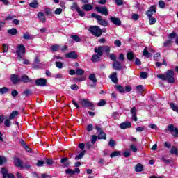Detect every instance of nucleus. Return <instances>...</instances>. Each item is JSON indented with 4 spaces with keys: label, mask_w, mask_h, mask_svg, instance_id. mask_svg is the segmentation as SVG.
<instances>
[{
    "label": "nucleus",
    "mask_w": 178,
    "mask_h": 178,
    "mask_svg": "<svg viewBox=\"0 0 178 178\" xmlns=\"http://www.w3.org/2000/svg\"><path fill=\"white\" fill-rule=\"evenodd\" d=\"M157 78L162 81H168L169 83H175V71L168 70L166 71L165 74H158Z\"/></svg>",
    "instance_id": "f257e3e1"
},
{
    "label": "nucleus",
    "mask_w": 178,
    "mask_h": 178,
    "mask_svg": "<svg viewBox=\"0 0 178 178\" xmlns=\"http://www.w3.org/2000/svg\"><path fill=\"white\" fill-rule=\"evenodd\" d=\"M103 47L99 46L98 47H95L94 49V52L97 53V54H93L91 58V61L93 63H96L97 62H99L100 56L103 55Z\"/></svg>",
    "instance_id": "f03ea898"
},
{
    "label": "nucleus",
    "mask_w": 178,
    "mask_h": 178,
    "mask_svg": "<svg viewBox=\"0 0 178 178\" xmlns=\"http://www.w3.org/2000/svg\"><path fill=\"white\" fill-rule=\"evenodd\" d=\"M91 16L94 19H96L98 24H99L100 26H102L103 27H108V26H109V23H108V21L102 18L101 15H98L95 13H92Z\"/></svg>",
    "instance_id": "7ed1b4c3"
},
{
    "label": "nucleus",
    "mask_w": 178,
    "mask_h": 178,
    "mask_svg": "<svg viewBox=\"0 0 178 178\" xmlns=\"http://www.w3.org/2000/svg\"><path fill=\"white\" fill-rule=\"evenodd\" d=\"M26 53V48L24 45H19L18 47H17L16 50V54H17V60L19 61L22 60L23 56Z\"/></svg>",
    "instance_id": "20e7f679"
},
{
    "label": "nucleus",
    "mask_w": 178,
    "mask_h": 178,
    "mask_svg": "<svg viewBox=\"0 0 178 178\" xmlns=\"http://www.w3.org/2000/svg\"><path fill=\"white\" fill-rule=\"evenodd\" d=\"M94 127L97 131L98 133V140H106V134L103 131L102 128H101L100 124H94Z\"/></svg>",
    "instance_id": "39448f33"
},
{
    "label": "nucleus",
    "mask_w": 178,
    "mask_h": 178,
    "mask_svg": "<svg viewBox=\"0 0 178 178\" xmlns=\"http://www.w3.org/2000/svg\"><path fill=\"white\" fill-rule=\"evenodd\" d=\"M89 31L92 33V34L95 37H101V35H102V30L98 26L90 27Z\"/></svg>",
    "instance_id": "423d86ee"
},
{
    "label": "nucleus",
    "mask_w": 178,
    "mask_h": 178,
    "mask_svg": "<svg viewBox=\"0 0 178 178\" xmlns=\"http://www.w3.org/2000/svg\"><path fill=\"white\" fill-rule=\"evenodd\" d=\"M95 9L98 13L104 15V16H108L109 15V11H108V8L106 6H96Z\"/></svg>",
    "instance_id": "0eeeda50"
},
{
    "label": "nucleus",
    "mask_w": 178,
    "mask_h": 178,
    "mask_svg": "<svg viewBox=\"0 0 178 178\" xmlns=\"http://www.w3.org/2000/svg\"><path fill=\"white\" fill-rule=\"evenodd\" d=\"M79 103L83 108H89V107L93 108V105H94L92 102L85 99H80Z\"/></svg>",
    "instance_id": "6e6552de"
},
{
    "label": "nucleus",
    "mask_w": 178,
    "mask_h": 178,
    "mask_svg": "<svg viewBox=\"0 0 178 178\" xmlns=\"http://www.w3.org/2000/svg\"><path fill=\"white\" fill-rule=\"evenodd\" d=\"M167 131H170V133H175L172 134L174 138L178 137V129L175 127V125L172 124H169L168 127H167Z\"/></svg>",
    "instance_id": "1a4fd4ad"
},
{
    "label": "nucleus",
    "mask_w": 178,
    "mask_h": 178,
    "mask_svg": "<svg viewBox=\"0 0 178 178\" xmlns=\"http://www.w3.org/2000/svg\"><path fill=\"white\" fill-rule=\"evenodd\" d=\"M47 83V80L44 78H40L35 81V85L40 87H45Z\"/></svg>",
    "instance_id": "9d476101"
},
{
    "label": "nucleus",
    "mask_w": 178,
    "mask_h": 178,
    "mask_svg": "<svg viewBox=\"0 0 178 178\" xmlns=\"http://www.w3.org/2000/svg\"><path fill=\"white\" fill-rule=\"evenodd\" d=\"M1 175H3V178H15V176L12 173L8 174L7 168H3L1 170Z\"/></svg>",
    "instance_id": "9b49d317"
},
{
    "label": "nucleus",
    "mask_w": 178,
    "mask_h": 178,
    "mask_svg": "<svg viewBox=\"0 0 178 178\" xmlns=\"http://www.w3.org/2000/svg\"><path fill=\"white\" fill-rule=\"evenodd\" d=\"M10 79L13 85L14 86H16L17 83L21 82L20 76H19L18 74H11Z\"/></svg>",
    "instance_id": "f8f14e48"
},
{
    "label": "nucleus",
    "mask_w": 178,
    "mask_h": 178,
    "mask_svg": "<svg viewBox=\"0 0 178 178\" xmlns=\"http://www.w3.org/2000/svg\"><path fill=\"white\" fill-rule=\"evenodd\" d=\"M112 67L115 71H120L123 69V65L119 61L113 62Z\"/></svg>",
    "instance_id": "ddd939ff"
},
{
    "label": "nucleus",
    "mask_w": 178,
    "mask_h": 178,
    "mask_svg": "<svg viewBox=\"0 0 178 178\" xmlns=\"http://www.w3.org/2000/svg\"><path fill=\"white\" fill-rule=\"evenodd\" d=\"M156 13V7L155 6H152L149 8V10L147 11L146 15L147 17H152V15Z\"/></svg>",
    "instance_id": "4468645a"
},
{
    "label": "nucleus",
    "mask_w": 178,
    "mask_h": 178,
    "mask_svg": "<svg viewBox=\"0 0 178 178\" xmlns=\"http://www.w3.org/2000/svg\"><path fill=\"white\" fill-rule=\"evenodd\" d=\"M130 113L132 115V117L131 119L133 120V122H137V110L136 107H132L130 111Z\"/></svg>",
    "instance_id": "2eb2a0df"
},
{
    "label": "nucleus",
    "mask_w": 178,
    "mask_h": 178,
    "mask_svg": "<svg viewBox=\"0 0 178 178\" xmlns=\"http://www.w3.org/2000/svg\"><path fill=\"white\" fill-rule=\"evenodd\" d=\"M65 173L67 175H74L75 173H77L78 175L80 173V169L79 168H75L74 170L72 168H67L66 170H65Z\"/></svg>",
    "instance_id": "dca6fc26"
},
{
    "label": "nucleus",
    "mask_w": 178,
    "mask_h": 178,
    "mask_svg": "<svg viewBox=\"0 0 178 178\" xmlns=\"http://www.w3.org/2000/svg\"><path fill=\"white\" fill-rule=\"evenodd\" d=\"M65 57H66V58L75 60V59H77L78 55H77V54H76V52L74 51H73L71 52H68V54L65 55Z\"/></svg>",
    "instance_id": "f3484780"
},
{
    "label": "nucleus",
    "mask_w": 178,
    "mask_h": 178,
    "mask_svg": "<svg viewBox=\"0 0 178 178\" xmlns=\"http://www.w3.org/2000/svg\"><path fill=\"white\" fill-rule=\"evenodd\" d=\"M119 127H120L121 129H127L131 127V123L126 121L119 124Z\"/></svg>",
    "instance_id": "a211bd4d"
},
{
    "label": "nucleus",
    "mask_w": 178,
    "mask_h": 178,
    "mask_svg": "<svg viewBox=\"0 0 178 178\" xmlns=\"http://www.w3.org/2000/svg\"><path fill=\"white\" fill-rule=\"evenodd\" d=\"M60 162L63 165L62 167L64 168H68L69 166H70V161H69L68 158H61Z\"/></svg>",
    "instance_id": "6ab92c4d"
},
{
    "label": "nucleus",
    "mask_w": 178,
    "mask_h": 178,
    "mask_svg": "<svg viewBox=\"0 0 178 178\" xmlns=\"http://www.w3.org/2000/svg\"><path fill=\"white\" fill-rule=\"evenodd\" d=\"M110 20L115 26H120L122 24V21H120V19L116 17H111Z\"/></svg>",
    "instance_id": "aec40b11"
},
{
    "label": "nucleus",
    "mask_w": 178,
    "mask_h": 178,
    "mask_svg": "<svg viewBox=\"0 0 178 178\" xmlns=\"http://www.w3.org/2000/svg\"><path fill=\"white\" fill-rule=\"evenodd\" d=\"M21 82L24 83H32V79L29 78L26 74L22 75L20 78Z\"/></svg>",
    "instance_id": "412c9836"
},
{
    "label": "nucleus",
    "mask_w": 178,
    "mask_h": 178,
    "mask_svg": "<svg viewBox=\"0 0 178 178\" xmlns=\"http://www.w3.org/2000/svg\"><path fill=\"white\" fill-rule=\"evenodd\" d=\"M14 164L16 167H19L23 168V162L19 158L15 157L14 158Z\"/></svg>",
    "instance_id": "4be33fe9"
},
{
    "label": "nucleus",
    "mask_w": 178,
    "mask_h": 178,
    "mask_svg": "<svg viewBox=\"0 0 178 178\" xmlns=\"http://www.w3.org/2000/svg\"><path fill=\"white\" fill-rule=\"evenodd\" d=\"M110 79H111L112 82L114 83H118V72H114L112 74L110 75Z\"/></svg>",
    "instance_id": "5701e85b"
},
{
    "label": "nucleus",
    "mask_w": 178,
    "mask_h": 178,
    "mask_svg": "<svg viewBox=\"0 0 178 178\" xmlns=\"http://www.w3.org/2000/svg\"><path fill=\"white\" fill-rule=\"evenodd\" d=\"M82 9L86 12H90V10H92V9H94V6L90 3H86L82 6Z\"/></svg>",
    "instance_id": "b1692460"
},
{
    "label": "nucleus",
    "mask_w": 178,
    "mask_h": 178,
    "mask_svg": "<svg viewBox=\"0 0 178 178\" xmlns=\"http://www.w3.org/2000/svg\"><path fill=\"white\" fill-rule=\"evenodd\" d=\"M33 94V92L30 89H26L25 91L22 92V95L25 97V98H27L28 97L31 96Z\"/></svg>",
    "instance_id": "393cba45"
},
{
    "label": "nucleus",
    "mask_w": 178,
    "mask_h": 178,
    "mask_svg": "<svg viewBox=\"0 0 178 178\" xmlns=\"http://www.w3.org/2000/svg\"><path fill=\"white\" fill-rule=\"evenodd\" d=\"M30 8H33V9H37L38 6H40V3H38V1L37 0H33V1L29 3Z\"/></svg>",
    "instance_id": "a878e982"
},
{
    "label": "nucleus",
    "mask_w": 178,
    "mask_h": 178,
    "mask_svg": "<svg viewBox=\"0 0 178 178\" xmlns=\"http://www.w3.org/2000/svg\"><path fill=\"white\" fill-rule=\"evenodd\" d=\"M38 17H39L40 22H42V23H45L47 19L45 18V15H44V13L42 12H39L38 13Z\"/></svg>",
    "instance_id": "bb28decb"
},
{
    "label": "nucleus",
    "mask_w": 178,
    "mask_h": 178,
    "mask_svg": "<svg viewBox=\"0 0 178 178\" xmlns=\"http://www.w3.org/2000/svg\"><path fill=\"white\" fill-rule=\"evenodd\" d=\"M19 115L18 111H13L11 114H10L9 119L10 120H13Z\"/></svg>",
    "instance_id": "cd10ccee"
},
{
    "label": "nucleus",
    "mask_w": 178,
    "mask_h": 178,
    "mask_svg": "<svg viewBox=\"0 0 178 178\" xmlns=\"http://www.w3.org/2000/svg\"><path fill=\"white\" fill-rule=\"evenodd\" d=\"M142 171H143V165L140 163L136 164V165H135V172H140Z\"/></svg>",
    "instance_id": "c85d7f7f"
},
{
    "label": "nucleus",
    "mask_w": 178,
    "mask_h": 178,
    "mask_svg": "<svg viewBox=\"0 0 178 178\" xmlns=\"http://www.w3.org/2000/svg\"><path fill=\"white\" fill-rule=\"evenodd\" d=\"M126 56L127 57V60L130 62L133 61L134 59V52H127L126 54Z\"/></svg>",
    "instance_id": "c756f323"
},
{
    "label": "nucleus",
    "mask_w": 178,
    "mask_h": 178,
    "mask_svg": "<svg viewBox=\"0 0 178 178\" xmlns=\"http://www.w3.org/2000/svg\"><path fill=\"white\" fill-rule=\"evenodd\" d=\"M115 88H116L117 91L119 92V93H125L124 87L122 86H115Z\"/></svg>",
    "instance_id": "7c9ffc66"
},
{
    "label": "nucleus",
    "mask_w": 178,
    "mask_h": 178,
    "mask_svg": "<svg viewBox=\"0 0 178 178\" xmlns=\"http://www.w3.org/2000/svg\"><path fill=\"white\" fill-rule=\"evenodd\" d=\"M116 156H121V152L120 151H115L110 154V158L113 159Z\"/></svg>",
    "instance_id": "2f4dec72"
},
{
    "label": "nucleus",
    "mask_w": 178,
    "mask_h": 178,
    "mask_svg": "<svg viewBox=\"0 0 178 178\" xmlns=\"http://www.w3.org/2000/svg\"><path fill=\"white\" fill-rule=\"evenodd\" d=\"M89 81H91L93 83H97V79H96V76L95 74H91L89 76Z\"/></svg>",
    "instance_id": "473e14b6"
},
{
    "label": "nucleus",
    "mask_w": 178,
    "mask_h": 178,
    "mask_svg": "<svg viewBox=\"0 0 178 178\" xmlns=\"http://www.w3.org/2000/svg\"><path fill=\"white\" fill-rule=\"evenodd\" d=\"M7 33L8 34H10V35H16L17 34V29L13 28L11 29L8 30Z\"/></svg>",
    "instance_id": "72a5a7b5"
},
{
    "label": "nucleus",
    "mask_w": 178,
    "mask_h": 178,
    "mask_svg": "<svg viewBox=\"0 0 178 178\" xmlns=\"http://www.w3.org/2000/svg\"><path fill=\"white\" fill-rule=\"evenodd\" d=\"M86 153V150H83L82 152H81L79 154L75 156V160L81 159L82 158H83Z\"/></svg>",
    "instance_id": "f704fd0d"
},
{
    "label": "nucleus",
    "mask_w": 178,
    "mask_h": 178,
    "mask_svg": "<svg viewBox=\"0 0 178 178\" xmlns=\"http://www.w3.org/2000/svg\"><path fill=\"white\" fill-rule=\"evenodd\" d=\"M71 38L73 41H75V42H80V41H81V38L77 35H71Z\"/></svg>",
    "instance_id": "c9c22d12"
},
{
    "label": "nucleus",
    "mask_w": 178,
    "mask_h": 178,
    "mask_svg": "<svg viewBox=\"0 0 178 178\" xmlns=\"http://www.w3.org/2000/svg\"><path fill=\"white\" fill-rule=\"evenodd\" d=\"M153 58L156 62H159V60H161V53H159V52L156 53V54H154V56H153Z\"/></svg>",
    "instance_id": "e433bc0d"
},
{
    "label": "nucleus",
    "mask_w": 178,
    "mask_h": 178,
    "mask_svg": "<svg viewBox=\"0 0 178 178\" xmlns=\"http://www.w3.org/2000/svg\"><path fill=\"white\" fill-rule=\"evenodd\" d=\"M143 56L147 58H149L150 57L152 56V53L148 52L147 47H145V49H144L143 50Z\"/></svg>",
    "instance_id": "4c0bfd02"
},
{
    "label": "nucleus",
    "mask_w": 178,
    "mask_h": 178,
    "mask_svg": "<svg viewBox=\"0 0 178 178\" xmlns=\"http://www.w3.org/2000/svg\"><path fill=\"white\" fill-rule=\"evenodd\" d=\"M170 154H175L176 156H178V149L175 147H171Z\"/></svg>",
    "instance_id": "58836bf2"
},
{
    "label": "nucleus",
    "mask_w": 178,
    "mask_h": 178,
    "mask_svg": "<svg viewBox=\"0 0 178 178\" xmlns=\"http://www.w3.org/2000/svg\"><path fill=\"white\" fill-rule=\"evenodd\" d=\"M75 73L77 76H83L85 73V71L84 70L78 68L77 70H76Z\"/></svg>",
    "instance_id": "ea45409f"
},
{
    "label": "nucleus",
    "mask_w": 178,
    "mask_h": 178,
    "mask_svg": "<svg viewBox=\"0 0 178 178\" xmlns=\"http://www.w3.org/2000/svg\"><path fill=\"white\" fill-rule=\"evenodd\" d=\"M44 162L46 163L47 165H49V166L52 165L54 163V161H53V159L50 158L45 159Z\"/></svg>",
    "instance_id": "a19ab883"
},
{
    "label": "nucleus",
    "mask_w": 178,
    "mask_h": 178,
    "mask_svg": "<svg viewBox=\"0 0 178 178\" xmlns=\"http://www.w3.org/2000/svg\"><path fill=\"white\" fill-rule=\"evenodd\" d=\"M8 91H9V88L7 87H3L0 88V94L1 95H5L8 93Z\"/></svg>",
    "instance_id": "79ce46f5"
},
{
    "label": "nucleus",
    "mask_w": 178,
    "mask_h": 178,
    "mask_svg": "<svg viewBox=\"0 0 178 178\" xmlns=\"http://www.w3.org/2000/svg\"><path fill=\"white\" fill-rule=\"evenodd\" d=\"M170 108L172 109L174 112H176L178 113V105L175 106V103H170Z\"/></svg>",
    "instance_id": "37998d69"
},
{
    "label": "nucleus",
    "mask_w": 178,
    "mask_h": 178,
    "mask_svg": "<svg viewBox=\"0 0 178 178\" xmlns=\"http://www.w3.org/2000/svg\"><path fill=\"white\" fill-rule=\"evenodd\" d=\"M149 23L150 26L155 24L156 23V18H154L153 17H149Z\"/></svg>",
    "instance_id": "c03bdc74"
},
{
    "label": "nucleus",
    "mask_w": 178,
    "mask_h": 178,
    "mask_svg": "<svg viewBox=\"0 0 178 178\" xmlns=\"http://www.w3.org/2000/svg\"><path fill=\"white\" fill-rule=\"evenodd\" d=\"M136 90L138 93L143 94L144 92L143 86L139 85L136 86Z\"/></svg>",
    "instance_id": "a18cd8bd"
},
{
    "label": "nucleus",
    "mask_w": 178,
    "mask_h": 178,
    "mask_svg": "<svg viewBox=\"0 0 178 178\" xmlns=\"http://www.w3.org/2000/svg\"><path fill=\"white\" fill-rule=\"evenodd\" d=\"M106 104V101H105V99H100V101H99L97 106L99 107H102L104 106H105Z\"/></svg>",
    "instance_id": "49530a36"
},
{
    "label": "nucleus",
    "mask_w": 178,
    "mask_h": 178,
    "mask_svg": "<svg viewBox=\"0 0 178 178\" xmlns=\"http://www.w3.org/2000/svg\"><path fill=\"white\" fill-rule=\"evenodd\" d=\"M159 6L161 8V9H165V7L166 6V3L165 1L161 0L159 2Z\"/></svg>",
    "instance_id": "de8ad7c7"
},
{
    "label": "nucleus",
    "mask_w": 178,
    "mask_h": 178,
    "mask_svg": "<svg viewBox=\"0 0 178 178\" xmlns=\"http://www.w3.org/2000/svg\"><path fill=\"white\" fill-rule=\"evenodd\" d=\"M7 163V159L5 157H3L2 156H0V166L3 165L4 163Z\"/></svg>",
    "instance_id": "09e8293b"
},
{
    "label": "nucleus",
    "mask_w": 178,
    "mask_h": 178,
    "mask_svg": "<svg viewBox=\"0 0 178 178\" xmlns=\"http://www.w3.org/2000/svg\"><path fill=\"white\" fill-rule=\"evenodd\" d=\"M93 129H94L93 124H90L87 125L86 129L88 133H90L91 131H92Z\"/></svg>",
    "instance_id": "8fccbe9b"
},
{
    "label": "nucleus",
    "mask_w": 178,
    "mask_h": 178,
    "mask_svg": "<svg viewBox=\"0 0 178 178\" xmlns=\"http://www.w3.org/2000/svg\"><path fill=\"white\" fill-rule=\"evenodd\" d=\"M140 77H141V79H147L148 73L146 72H142L140 73Z\"/></svg>",
    "instance_id": "3c124183"
},
{
    "label": "nucleus",
    "mask_w": 178,
    "mask_h": 178,
    "mask_svg": "<svg viewBox=\"0 0 178 178\" xmlns=\"http://www.w3.org/2000/svg\"><path fill=\"white\" fill-rule=\"evenodd\" d=\"M24 40H31L33 38V36L29 33H24L23 35Z\"/></svg>",
    "instance_id": "603ef678"
},
{
    "label": "nucleus",
    "mask_w": 178,
    "mask_h": 178,
    "mask_svg": "<svg viewBox=\"0 0 178 178\" xmlns=\"http://www.w3.org/2000/svg\"><path fill=\"white\" fill-rule=\"evenodd\" d=\"M97 139H98L97 136H96V135L92 136L91 143L93 144V145L95 144Z\"/></svg>",
    "instance_id": "864d4df0"
},
{
    "label": "nucleus",
    "mask_w": 178,
    "mask_h": 178,
    "mask_svg": "<svg viewBox=\"0 0 178 178\" xmlns=\"http://www.w3.org/2000/svg\"><path fill=\"white\" fill-rule=\"evenodd\" d=\"M72 9H74L76 12L80 9V7L77 5V3H73L72 6H71Z\"/></svg>",
    "instance_id": "5fc2aeb1"
},
{
    "label": "nucleus",
    "mask_w": 178,
    "mask_h": 178,
    "mask_svg": "<svg viewBox=\"0 0 178 178\" xmlns=\"http://www.w3.org/2000/svg\"><path fill=\"white\" fill-rule=\"evenodd\" d=\"M85 81V77L82 76L81 78H74V81L75 82H83Z\"/></svg>",
    "instance_id": "6e6d98bb"
},
{
    "label": "nucleus",
    "mask_w": 178,
    "mask_h": 178,
    "mask_svg": "<svg viewBox=\"0 0 178 178\" xmlns=\"http://www.w3.org/2000/svg\"><path fill=\"white\" fill-rule=\"evenodd\" d=\"M78 12V14L81 17H84L86 16V13H84V11L83 10H81L80 8L76 11Z\"/></svg>",
    "instance_id": "4d7b16f0"
},
{
    "label": "nucleus",
    "mask_w": 178,
    "mask_h": 178,
    "mask_svg": "<svg viewBox=\"0 0 178 178\" xmlns=\"http://www.w3.org/2000/svg\"><path fill=\"white\" fill-rule=\"evenodd\" d=\"M122 155L124 156V158H129L130 156V152L128 150H126L125 152H124L122 153Z\"/></svg>",
    "instance_id": "13d9d810"
},
{
    "label": "nucleus",
    "mask_w": 178,
    "mask_h": 178,
    "mask_svg": "<svg viewBox=\"0 0 178 178\" xmlns=\"http://www.w3.org/2000/svg\"><path fill=\"white\" fill-rule=\"evenodd\" d=\"M18 95H19V92H18V91H17L16 90H12V92H11V96H12L13 97H16L18 96Z\"/></svg>",
    "instance_id": "bf43d9fd"
},
{
    "label": "nucleus",
    "mask_w": 178,
    "mask_h": 178,
    "mask_svg": "<svg viewBox=\"0 0 178 178\" xmlns=\"http://www.w3.org/2000/svg\"><path fill=\"white\" fill-rule=\"evenodd\" d=\"M109 58H110L113 62H118V61L116 60V56H115V54H111V55H109Z\"/></svg>",
    "instance_id": "052dcab7"
},
{
    "label": "nucleus",
    "mask_w": 178,
    "mask_h": 178,
    "mask_svg": "<svg viewBox=\"0 0 178 178\" xmlns=\"http://www.w3.org/2000/svg\"><path fill=\"white\" fill-rule=\"evenodd\" d=\"M70 88L72 90L76 91L79 89V87L76 84H72Z\"/></svg>",
    "instance_id": "680f3d73"
},
{
    "label": "nucleus",
    "mask_w": 178,
    "mask_h": 178,
    "mask_svg": "<svg viewBox=\"0 0 178 178\" xmlns=\"http://www.w3.org/2000/svg\"><path fill=\"white\" fill-rule=\"evenodd\" d=\"M44 164H45V162L44 161H38L36 165L38 167H43Z\"/></svg>",
    "instance_id": "e2e57ef3"
},
{
    "label": "nucleus",
    "mask_w": 178,
    "mask_h": 178,
    "mask_svg": "<svg viewBox=\"0 0 178 178\" xmlns=\"http://www.w3.org/2000/svg\"><path fill=\"white\" fill-rule=\"evenodd\" d=\"M56 67L59 69H62L63 67V63L62 62H56Z\"/></svg>",
    "instance_id": "0e129e2a"
},
{
    "label": "nucleus",
    "mask_w": 178,
    "mask_h": 178,
    "mask_svg": "<svg viewBox=\"0 0 178 178\" xmlns=\"http://www.w3.org/2000/svg\"><path fill=\"white\" fill-rule=\"evenodd\" d=\"M4 124L6 127H10L11 126V122H10L9 119L6 120Z\"/></svg>",
    "instance_id": "69168bd1"
},
{
    "label": "nucleus",
    "mask_w": 178,
    "mask_h": 178,
    "mask_svg": "<svg viewBox=\"0 0 178 178\" xmlns=\"http://www.w3.org/2000/svg\"><path fill=\"white\" fill-rule=\"evenodd\" d=\"M59 47L60 46H58V45H54V46L51 47V49H52L53 52H56L59 49Z\"/></svg>",
    "instance_id": "338daca9"
},
{
    "label": "nucleus",
    "mask_w": 178,
    "mask_h": 178,
    "mask_svg": "<svg viewBox=\"0 0 178 178\" xmlns=\"http://www.w3.org/2000/svg\"><path fill=\"white\" fill-rule=\"evenodd\" d=\"M124 90L125 92L128 93L132 90V88L130 86H126L125 88H124Z\"/></svg>",
    "instance_id": "774afa93"
}]
</instances>
